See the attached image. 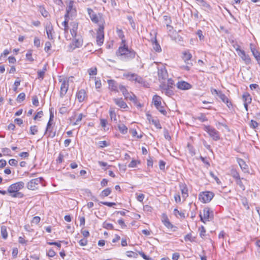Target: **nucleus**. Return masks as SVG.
I'll list each match as a JSON object with an SVG mask.
<instances>
[{
	"label": "nucleus",
	"mask_w": 260,
	"mask_h": 260,
	"mask_svg": "<svg viewBox=\"0 0 260 260\" xmlns=\"http://www.w3.org/2000/svg\"><path fill=\"white\" fill-rule=\"evenodd\" d=\"M136 52L132 49H129L126 45L125 40H123L122 45H120L116 52V55L120 56L121 59L128 61L134 59L136 56Z\"/></svg>",
	"instance_id": "obj_1"
},
{
	"label": "nucleus",
	"mask_w": 260,
	"mask_h": 260,
	"mask_svg": "<svg viewBox=\"0 0 260 260\" xmlns=\"http://www.w3.org/2000/svg\"><path fill=\"white\" fill-rule=\"evenodd\" d=\"M25 186V184L23 181H19L10 185L7 189L8 193L12 198H23L24 196V194L20 192V190L22 189Z\"/></svg>",
	"instance_id": "obj_2"
},
{
	"label": "nucleus",
	"mask_w": 260,
	"mask_h": 260,
	"mask_svg": "<svg viewBox=\"0 0 260 260\" xmlns=\"http://www.w3.org/2000/svg\"><path fill=\"white\" fill-rule=\"evenodd\" d=\"M203 129L208 134L213 140L217 141L220 139L219 132L213 127L210 125H204Z\"/></svg>",
	"instance_id": "obj_3"
},
{
	"label": "nucleus",
	"mask_w": 260,
	"mask_h": 260,
	"mask_svg": "<svg viewBox=\"0 0 260 260\" xmlns=\"http://www.w3.org/2000/svg\"><path fill=\"white\" fill-rule=\"evenodd\" d=\"M44 180L43 177H39L30 180L27 183L26 187L29 190H36L39 187L40 184H42Z\"/></svg>",
	"instance_id": "obj_4"
},
{
	"label": "nucleus",
	"mask_w": 260,
	"mask_h": 260,
	"mask_svg": "<svg viewBox=\"0 0 260 260\" xmlns=\"http://www.w3.org/2000/svg\"><path fill=\"white\" fill-rule=\"evenodd\" d=\"M200 217L201 220L204 223L211 220L213 217V212L209 208H205L200 212Z\"/></svg>",
	"instance_id": "obj_5"
},
{
	"label": "nucleus",
	"mask_w": 260,
	"mask_h": 260,
	"mask_svg": "<svg viewBox=\"0 0 260 260\" xmlns=\"http://www.w3.org/2000/svg\"><path fill=\"white\" fill-rule=\"evenodd\" d=\"M161 98L160 96L155 95L152 99V102L155 108L164 115H167V111L164 109V106L161 104Z\"/></svg>",
	"instance_id": "obj_6"
},
{
	"label": "nucleus",
	"mask_w": 260,
	"mask_h": 260,
	"mask_svg": "<svg viewBox=\"0 0 260 260\" xmlns=\"http://www.w3.org/2000/svg\"><path fill=\"white\" fill-rule=\"evenodd\" d=\"M73 78V77L71 76L69 78H64L63 79L59 80V82H61L60 91V96L61 98H63L67 93L69 89V81L71 80V79H72Z\"/></svg>",
	"instance_id": "obj_7"
},
{
	"label": "nucleus",
	"mask_w": 260,
	"mask_h": 260,
	"mask_svg": "<svg viewBox=\"0 0 260 260\" xmlns=\"http://www.w3.org/2000/svg\"><path fill=\"white\" fill-rule=\"evenodd\" d=\"M119 89L122 93L123 96H124L126 100H129L131 101H133L135 103L137 102V97L136 96L133 94V93L128 92V90L126 88V87L123 85H119Z\"/></svg>",
	"instance_id": "obj_8"
},
{
	"label": "nucleus",
	"mask_w": 260,
	"mask_h": 260,
	"mask_svg": "<svg viewBox=\"0 0 260 260\" xmlns=\"http://www.w3.org/2000/svg\"><path fill=\"white\" fill-rule=\"evenodd\" d=\"M214 197V193L211 191H205L199 194V200L203 203L210 202Z\"/></svg>",
	"instance_id": "obj_9"
},
{
	"label": "nucleus",
	"mask_w": 260,
	"mask_h": 260,
	"mask_svg": "<svg viewBox=\"0 0 260 260\" xmlns=\"http://www.w3.org/2000/svg\"><path fill=\"white\" fill-rule=\"evenodd\" d=\"M104 26L103 24L100 25L96 33V43L99 46H101L104 42Z\"/></svg>",
	"instance_id": "obj_10"
},
{
	"label": "nucleus",
	"mask_w": 260,
	"mask_h": 260,
	"mask_svg": "<svg viewBox=\"0 0 260 260\" xmlns=\"http://www.w3.org/2000/svg\"><path fill=\"white\" fill-rule=\"evenodd\" d=\"M235 49L237 52L238 55L242 59L246 64H248L251 62V59L249 55L246 54L243 50L240 49L239 46H238Z\"/></svg>",
	"instance_id": "obj_11"
},
{
	"label": "nucleus",
	"mask_w": 260,
	"mask_h": 260,
	"mask_svg": "<svg viewBox=\"0 0 260 260\" xmlns=\"http://www.w3.org/2000/svg\"><path fill=\"white\" fill-rule=\"evenodd\" d=\"M124 76L129 81H135L136 82L140 84L144 83L143 78L137 74L134 73H127L124 74Z\"/></svg>",
	"instance_id": "obj_12"
},
{
	"label": "nucleus",
	"mask_w": 260,
	"mask_h": 260,
	"mask_svg": "<svg viewBox=\"0 0 260 260\" xmlns=\"http://www.w3.org/2000/svg\"><path fill=\"white\" fill-rule=\"evenodd\" d=\"M73 4L74 2L73 1L69 2L66 8V14L64 15V17H69L70 15L72 16L76 14V10L73 8Z\"/></svg>",
	"instance_id": "obj_13"
},
{
	"label": "nucleus",
	"mask_w": 260,
	"mask_h": 260,
	"mask_svg": "<svg viewBox=\"0 0 260 260\" xmlns=\"http://www.w3.org/2000/svg\"><path fill=\"white\" fill-rule=\"evenodd\" d=\"M157 32H154V37L150 38V41L152 44L153 49L157 52L161 51V48L156 39Z\"/></svg>",
	"instance_id": "obj_14"
},
{
	"label": "nucleus",
	"mask_w": 260,
	"mask_h": 260,
	"mask_svg": "<svg viewBox=\"0 0 260 260\" xmlns=\"http://www.w3.org/2000/svg\"><path fill=\"white\" fill-rule=\"evenodd\" d=\"M182 58L184 60V61L186 63V64H189L190 66H192V63L191 62H189V61L191 60L192 58V54L188 50H185L182 53Z\"/></svg>",
	"instance_id": "obj_15"
},
{
	"label": "nucleus",
	"mask_w": 260,
	"mask_h": 260,
	"mask_svg": "<svg viewBox=\"0 0 260 260\" xmlns=\"http://www.w3.org/2000/svg\"><path fill=\"white\" fill-rule=\"evenodd\" d=\"M177 87L180 90H188L191 88V85L184 81H179L176 84Z\"/></svg>",
	"instance_id": "obj_16"
},
{
	"label": "nucleus",
	"mask_w": 260,
	"mask_h": 260,
	"mask_svg": "<svg viewBox=\"0 0 260 260\" xmlns=\"http://www.w3.org/2000/svg\"><path fill=\"white\" fill-rule=\"evenodd\" d=\"M45 28L48 38L49 40H52L53 39L52 35L53 32V28L50 22L47 23Z\"/></svg>",
	"instance_id": "obj_17"
},
{
	"label": "nucleus",
	"mask_w": 260,
	"mask_h": 260,
	"mask_svg": "<svg viewBox=\"0 0 260 260\" xmlns=\"http://www.w3.org/2000/svg\"><path fill=\"white\" fill-rule=\"evenodd\" d=\"M87 10L91 21L95 23H98L99 21V18L93 11L90 8H87Z\"/></svg>",
	"instance_id": "obj_18"
},
{
	"label": "nucleus",
	"mask_w": 260,
	"mask_h": 260,
	"mask_svg": "<svg viewBox=\"0 0 260 260\" xmlns=\"http://www.w3.org/2000/svg\"><path fill=\"white\" fill-rule=\"evenodd\" d=\"M108 83L109 85V88L110 90L113 91L115 92H118V88H119V85H118L117 83L113 80H108Z\"/></svg>",
	"instance_id": "obj_19"
},
{
	"label": "nucleus",
	"mask_w": 260,
	"mask_h": 260,
	"mask_svg": "<svg viewBox=\"0 0 260 260\" xmlns=\"http://www.w3.org/2000/svg\"><path fill=\"white\" fill-rule=\"evenodd\" d=\"M158 76L159 80H165L168 77V73L165 68H161L158 70Z\"/></svg>",
	"instance_id": "obj_20"
},
{
	"label": "nucleus",
	"mask_w": 260,
	"mask_h": 260,
	"mask_svg": "<svg viewBox=\"0 0 260 260\" xmlns=\"http://www.w3.org/2000/svg\"><path fill=\"white\" fill-rule=\"evenodd\" d=\"M76 97L79 102H82L86 97V93L84 89H81L77 91Z\"/></svg>",
	"instance_id": "obj_21"
},
{
	"label": "nucleus",
	"mask_w": 260,
	"mask_h": 260,
	"mask_svg": "<svg viewBox=\"0 0 260 260\" xmlns=\"http://www.w3.org/2000/svg\"><path fill=\"white\" fill-rule=\"evenodd\" d=\"M113 101L115 104L121 108L125 109L127 107L126 103L122 98H114Z\"/></svg>",
	"instance_id": "obj_22"
},
{
	"label": "nucleus",
	"mask_w": 260,
	"mask_h": 260,
	"mask_svg": "<svg viewBox=\"0 0 260 260\" xmlns=\"http://www.w3.org/2000/svg\"><path fill=\"white\" fill-rule=\"evenodd\" d=\"M179 187L181 191L182 198L185 200V199L188 196V189L187 186L184 183H180L179 184Z\"/></svg>",
	"instance_id": "obj_23"
},
{
	"label": "nucleus",
	"mask_w": 260,
	"mask_h": 260,
	"mask_svg": "<svg viewBox=\"0 0 260 260\" xmlns=\"http://www.w3.org/2000/svg\"><path fill=\"white\" fill-rule=\"evenodd\" d=\"M218 97L223 102L225 103L226 104L227 106L229 108L232 107V104L231 102L229 100V99L224 93H223L222 92L221 93H219Z\"/></svg>",
	"instance_id": "obj_24"
},
{
	"label": "nucleus",
	"mask_w": 260,
	"mask_h": 260,
	"mask_svg": "<svg viewBox=\"0 0 260 260\" xmlns=\"http://www.w3.org/2000/svg\"><path fill=\"white\" fill-rule=\"evenodd\" d=\"M237 162L240 167L241 170L244 172H248V168L247 165L246 164L245 162L241 158H238Z\"/></svg>",
	"instance_id": "obj_25"
},
{
	"label": "nucleus",
	"mask_w": 260,
	"mask_h": 260,
	"mask_svg": "<svg viewBox=\"0 0 260 260\" xmlns=\"http://www.w3.org/2000/svg\"><path fill=\"white\" fill-rule=\"evenodd\" d=\"M51 124H52L51 120H49V121L47 123V127H46L45 132V134H47V133H48V137H50V138H53L55 136L56 133H55V132H54L52 134V135L51 134Z\"/></svg>",
	"instance_id": "obj_26"
},
{
	"label": "nucleus",
	"mask_w": 260,
	"mask_h": 260,
	"mask_svg": "<svg viewBox=\"0 0 260 260\" xmlns=\"http://www.w3.org/2000/svg\"><path fill=\"white\" fill-rule=\"evenodd\" d=\"M71 25L72 28L70 29V32L73 38H75L77 36L78 25L77 23L73 22Z\"/></svg>",
	"instance_id": "obj_27"
},
{
	"label": "nucleus",
	"mask_w": 260,
	"mask_h": 260,
	"mask_svg": "<svg viewBox=\"0 0 260 260\" xmlns=\"http://www.w3.org/2000/svg\"><path fill=\"white\" fill-rule=\"evenodd\" d=\"M199 4L202 7V8L205 11L209 12L212 10V7H211V6L208 3H207L205 0H202Z\"/></svg>",
	"instance_id": "obj_28"
},
{
	"label": "nucleus",
	"mask_w": 260,
	"mask_h": 260,
	"mask_svg": "<svg viewBox=\"0 0 260 260\" xmlns=\"http://www.w3.org/2000/svg\"><path fill=\"white\" fill-rule=\"evenodd\" d=\"M164 225L168 229L170 230H172L173 231H175L176 227L174 226L169 221L168 218L166 217L163 221H162Z\"/></svg>",
	"instance_id": "obj_29"
},
{
	"label": "nucleus",
	"mask_w": 260,
	"mask_h": 260,
	"mask_svg": "<svg viewBox=\"0 0 260 260\" xmlns=\"http://www.w3.org/2000/svg\"><path fill=\"white\" fill-rule=\"evenodd\" d=\"M242 98L244 101V103H251L252 99L250 95L248 93H244L242 95Z\"/></svg>",
	"instance_id": "obj_30"
},
{
	"label": "nucleus",
	"mask_w": 260,
	"mask_h": 260,
	"mask_svg": "<svg viewBox=\"0 0 260 260\" xmlns=\"http://www.w3.org/2000/svg\"><path fill=\"white\" fill-rule=\"evenodd\" d=\"M1 234L3 239H6L8 237V232L7 227L5 225H2L1 228Z\"/></svg>",
	"instance_id": "obj_31"
},
{
	"label": "nucleus",
	"mask_w": 260,
	"mask_h": 260,
	"mask_svg": "<svg viewBox=\"0 0 260 260\" xmlns=\"http://www.w3.org/2000/svg\"><path fill=\"white\" fill-rule=\"evenodd\" d=\"M111 193V189L110 188H107L104 189L100 193V196L104 198L108 196Z\"/></svg>",
	"instance_id": "obj_32"
},
{
	"label": "nucleus",
	"mask_w": 260,
	"mask_h": 260,
	"mask_svg": "<svg viewBox=\"0 0 260 260\" xmlns=\"http://www.w3.org/2000/svg\"><path fill=\"white\" fill-rule=\"evenodd\" d=\"M75 40L73 42V45H75V46L77 48H79L81 47L83 45V40L81 38H79L78 39H76L75 38Z\"/></svg>",
	"instance_id": "obj_33"
},
{
	"label": "nucleus",
	"mask_w": 260,
	"mask_h": 260,
	"mask_svg": "<svg viewBox=\"0 0 260 260\" xmlns=\"http://www.w3.org/2000/svg\"><path fill=\"white\" fill-rule=\"evenodd\" d=\"M164 21L165 23L166 24L167 27L168 28H172V26L170 25V24L172 22V20L171 17L169 16L165 15L163 17Z\"/></svg>",
	"instance_id": "obj_34"
},
{
	"label": "nucleus",
	"mask_w": 260,
	"mask_h": 260,
	"mask_svg": "<svg viewBox=\"0 0 260 260\" xmlns=\"http://www.w3.org/2000/svg\"><path fill=\"white\" fill-rule=\"evenodd\" d=\"M118 128L120 132L122 134H125L127 132V128L124 124H119Z\"/></svg>",
	"instance_id": "obj_35"
},
{
	"label": "nucleus",
	"mask_w": 260,
	"mask_h": 260,
	"mask_svg": "<svg viewBox=\"0 0 260 260\" xmlns=\"http://www.w3.org/2000/svg\"><path fill=\"white\" fill-rule=\"evenodd\" d=\"M39 11L42 14V15L44 17H47L49 15V13L46 11L45 8L42 6H40L38 7Z\"/></svg>",
	"instance_id": "obj_36"
},
{
	"label": "nucleus",
	"mask_w": 260,
	"mask_h": 260,
	"mask_svg": "<svg viewBox=\"0 0 260 260\" xmlns=\"http://www.w3.org/2000/svg\"><path fill=\"white\" fill-rule=\"evenodd\" d=\"M231 175L236 180L240 178L239 173L234 169L232 168L231 170Z\"/></svg>",
	"instance_id": "obj_37"
},
{
	"label": "nucleus",
	"mask_w": 260,
	"mask_h": 260,
	"mask_svg": "<svg viewBox=\"0 0 260 260\" xmlns=\"http://www.w3.org/2000/svg\"><path fill=\"white\" fill-rule=\"evenodd\" d=\"M251 51L253 55L256 59V60L260 58V52L257 51L255 48H250Z\"/></svg>",
	"instance_id": "obj_38"
},
{
	"label": "nucleus",
	"mask_w": 260,
	"mask_h": 260,
	"mask_svg": "<svg viewBox=\"0 0 260 260\" xmlns=\"http://www.w3.org/2000/svg\"><path fill=\"white\" fill-rule=\"evenodd\" d=\"M116 32L119 38L121 39V45H122L123 40H125L124 38V35L123 34V31L119 28H117L116 29Z\"/></svg>",
	"instance_id": "obj_39"
},
{
	"label": "nucleus",
	"mask_w": 260,
	"mask_h": 260,
	"mask_svg": "<svg viewBox=\"0 0 260 260\" xmlns=\"http://www.w3.org/2000/svg\"><path fill=\"white\" fill-rule=\"evenodd\" d=\"M109 115L112 121H117L116 115L114 110L111 109L109 111Z\"/></svg>",
	"instance_id": "obj_40"
},
{
	"label": "nucleus",
	"mask_w": 260,
	"mask_h": 260,
	"mask_svg": "<svg viewBox=\"0 0 260 260\" xmlns=\"http://www.w3.org/2000/svg\"><path fill=\"white\" fill-rule=\"evenodd\" d=\"M258 125L259 124L254 120H251L249 123L250 127L252 129H256L258 127Z\"/></svg>",
	"instance_id": "obj_41"
},
{
	"label": "nucleus",
	"mask_w": 260,
	"mask_h": 260,
	"mask_svg": "<svg viewBox=\"0 0 260 260\" xmlns=\"http://www.w3.org/2000/svg\"><path fill=\"white\" fill-rule=\"evenodd\" d=\"M25 99V94L24 92L20 93L17 98V102L21 103Z\"/></svg>",
	"instance_id": "obj_42"
},
{
	"label": "nucleus",
	"mask_w": 260,
	"mask_h": 260,
	"mask_svg": "<svg viewBox=\"0 0 260 260\" xmlns=\"http://www.w3.org/2000/svg\"><path fill=\"white\" fill-rule=\"evenodd\" d=\"M103 227L104 229H107V230H113V225L112 224L108 223L107 222H104L103 223Z\"/></svg>",
	"instance_id": "obj_43"
},
{
	"label": "nucleus",
	"mask_w": 260,
	"mask_h": 260,
	"mask_svg": "<svg viewBox=\"0 0 260 260\" xmlns=\"http://www.w3.org/2000/svg\"><path fill=\"white\" fill-rule=\"evenodd\" d=\"M140 164V160H132L131 162L128 164V166L129 168L136 167L137 164Z\"/></svg>",
	"instance_id": "obj_44"
},
{
	"label": "nucleus",
	"mask_w": 260,
	"mask_h": 260,
	"mask_svg": "<svg viewBox=\"0 0 260 260\" xmlns=\"http://www.w3.org/2000/svg\"><path fill=\"white\" fill-rule=\"evenodd\" d=\"M126 255L129 257L137 258L138 257V253L132 251H128L126 252Z\"/></svg>",
	"instance_id": "obj_45"
},
{
	"label": "nucleus",
	"mask_w": 260,
	"mask_h": 260,
	"mask_svg": "<svg viewBox=\"0 0 260 260\" xmlns=\"http://www.w3.org/2000/svg\"><path fill=\"white\" fill-rule=\"evenodd\" d=\"M38 131V127L36 125L31 126L30 127V133L31 135H35Z\"/></svg>",
	"instance_id": "obj_46"
},
{
	"label": "nucleus",
	"mask_w": 260,
	"mask_h": 260,
	"mask_svg": "<svg viewBox=\"0 0 260 260\" xmlns=\"http://www.w3.org/2000/svg\"><path fill=\"white\" fill-rule=\"evenodd\" d=\"M174 214L177 216L178 215H179L180 217L184 218H185V214L184 213L179 211L177 209H175L173 211Z\"/></svg>",
	"instance_id": "obj_47"
},
{
	"label": "nucleus",
	"mask_w": 260,
	"mask_h": 260,
	"mask_svg": "<svg viewBox=\"0 0 260 260\" xmlns=\"http://www.w3.org/2000/svg\"><path fill=\"white\" fill-rule=\"evenodd\" d=\"M152 123L153 124L155 125V126L157 128L161 129V126L160 124V122L157 119H152Z\"/></svg>",
	"instance_id": "obj_48"
},
{
	"label": "nucleus",
	"mask_w": 260,
	"mask_h": 260,
	"mask_svg": "<svg viewBox=\"0 0 260 260\" xmlns=\"http://www.w3.org/2000/svg\"><path fill=\"white\" fill-rule=\"evenodd\" d=\"M236 182L237 184L239 186V187H240L241 189H242L243 190H245V186L243 184V183L241 181V178H240L238 179H236Z\"/></svg>",
	"instance_id": "obj_49"
},
{
	"label": "nucleus",
	"mask_w": 260,
	"mask_h": 260,
	"mask_svg": "<svg viewBox=\"0 0 260 260\" xmlns=\"http://www.w3.org/2000/svg\"><path fill=\"white\" fill-rule=\"evenodd\" d=\"M26 57L27 60L30 61H33L34 59L32 57V51L31 50H29L26 54Z\"/></svg>",
	"instance_id": "obj_50"
},
{
	"label": "nucleus",
	"mask_w": 260,
	"mask_h": 260,
	"mask_svg": "<svg viewBox=\"0 0 260 260\" xmlns=\"http://www.w3.org/2000/svg\"><path fill=\"white\" fill-rule=\"evenodd\" d=\"M46 70V69L45 68L43 69V70L39 71L38 72V78H40L41 79H43L44 78V74H45Z\"/></svg>",
	"instance_id": "obj_51"
},
{
	"label": "nucleus",
	"mask_w": 260,
	"mask_h": 260,
	"mask_svg": "<svg viewBox=\"0 0 260 260\" xmlns=\"http://www.w3.org/2000/svg\"><path fill=\"white\" fill-rule=\"evenodd\" d=\"M109 143L106 141H99L98 143V145L100 148H104L109 146Z\"/></svg>",
	"instance_id": "obj_52"
},
{
	"label": "nucleus",
	"mask_w": 260,
	"mask_h": 260,
	"mask_svg": "<svg viewBox=\"0 0 260 260\" xmlns=\"http://www.w3.org/2000/svg\"><path fill=\"white\" fill-rule=\"evenodd\" d=\"M88 72L90 75H95L97 74V69L96 68H90Z\"/></svg>",
	"instance_id": "obj_53"
},
{
	"label": "nucleus",
	"mask_w": 260,
	"mask_h": 260,
	"mask_svg": "<svg viewBox=\"0 0 260 260\" xmlns=\"http://www.w3.org/2000/svg\"><path fill=\"white\" fill-rule=\"evenodd\" d=\"M173 89V88L169 87L164 92L168 96H171L172 95L174 94V91Z\"/></svg>",
	"instance_id": "obj_54"
},
{
	"label": "nucleus",
	"mask_w": 260,
	"mask_h": 260,
	"mask_svg": "<svg viewBox=\"0 0 260 260\" xmlns=\"http://www.w3.org/2000/svg\"><path fill=\"white\" fill-rule=\"evenodd\" d=\"M51 47V43L50 42H49V41H47L45 44L44 50L46 52H48L50 50Z\"/></svg>",
	"instance_id": "obj_55"
},
{
	"label": "nucleus",
	"mask_w": 260,
	"mask_h": 260,
	"mask_svg": "<svg viewBox=\"0 0 260 260\" xmlns=\"http://www.w3.org/2000/svg\"><path fill=\"white\" fill-rule=\"evenodd\" d=\"M99 204H103L104 205H106L108 207H111L114 205H115L116 204L113 202H100Z\"/></svg>",
	"instance_id": "obj_56"
},
{
	"label": "nucleus",
	"mask_w": 260,
	"mask_h": 260,
	"mask_svg": "<svg viewBox=\"0 0 260 260\" xmlns=\"http://www.w3.org/2000/svg\"><path fill=\"white\" fill-rule=\"evenodd\" d=\"M199 231H200V235L201 237L203 238L204 237H205V233H206V230H205V228L203 226H202L201 228H200Z\"/></svg>",
	"instance_id": "obj_57"
},
{
	"label": "nucleus",
	"mask_w": 260,
	"mask_h": 260,
	"mask_svg": "<svg viewBox=\"0 0 260 260\" xmlns=\"http://www.w3.org/2000/svg\"><path fill=\"white\" fill-rule=\"evenodd\" d=\"M47 254L49 257H52L55 255L56 252L53 249L51 248L48 251Z\"/></svg>",
	"instance_id": "obj_58"
},
{
	"label": "nucleus",
	"mask_w": 260,
	"mask_h": 260,
	"mask_svg": "<svg viewBox=\"0 0 260 260\" xmlns=\"http://www.w3.org/2000/svg\"><path fill=\"white\" fill-rule=\"evenodd\" d=\"M3 153H4V155H11L10 152L11 150L8 148H3L2 150Z\"/></svg>",
	"instance_id": "obj_59"
},
{
	"label": "nucleus",
	"mask_w": 260,
	"mask_h": 260,
	"mask_svg": "<svg viewBox=\"0 0 260 260\" xmlns=\"http://www.w3.org/2000/svg\"><path fill=\"white\" fill-rule=\"evenodd\" d=\"M164 137L166 139L170 141L171 140V137L169 133V132L167 129H165L164 132Z\"/></svg>",
	"instance_id": "obj_60"
},
{
	"label": "nucleus",
	"mask_w": 260,
	"mask_h": 260,
	"mask_svg": "<svg viewBox=\"0 0 260 260\" xmlns=\"http://www.w3.org/2000/svg\"><path fill=\"white\" fill-rule=\"evenodd\" d=\"M32 104L35 106H39V100L38 97L36 95L33 96L32 99Z\"/></svg>",
	"instance_id": "obj_61"
},
{
	"label": "nucleus",
	"mask_w": 260,
	"mask_h": 260,
	"mask_svg": "<svg viewBox=\"0 0 260 260\" xmlns=\"http://www.w3.org/2000/svg\"><path fill=\"white\" fill-rule=\"evenodd\" d=\"M83 117V114L82 113H80L79 114L77 119L76 120V121L73 123V125H77L79 123L80 121H81Z\"/></svg>",
	"instance_id": "obj_62"
},
{
	"label": "nucleus",
	"mask_w": 260,
	"mask_h": 260,
	"mask_svg": "<svg viewBox=\"0 0 260 260\" xmlns=\"http://www.w3.org/2000/svg\"><path fill=\"white\" fill-rule=\"evenodd\" d=\"M34 44L35 46L39 47L40 46V40L38 37H35L34 39Z\"/></svg>",
	"instance_id": "obj_63"
},
{
	"label": "nucleus",
	"mask_w": 260,
	"mask_h": 260,
	"mask_svg": "<svg viewBox=\"0 0 260 260\" xmlns=\"http://www.w3.org/2000/svg\"><path fill=\"white\" fill-rule=\"evenodd\" d=\"M87 240L85 239H81L79 242L80 245L82 246H86L87 244Z\"/></svg>",
	"instance_id": "obj_64"
}]
</instances>
